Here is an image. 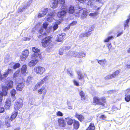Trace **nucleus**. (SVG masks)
I'll use <instances>...</instances> for the list:
<instances>
[{
  "instance_id": "nucleus-1",
  "label": "nucleus",
  "mask_w": 130,
  "mask_h": 130,
  "mask_svg": "<svg viewBox=\"0 0 130 130\" xmlns=\"http://www.w3.org/2000/svg\"><path fill=\"white\" fill-rule=\"evenodd\" d=\"M32 59L29 63L28 65L30 67L35 66L38 62L40 59H41L40 54H33L31 56Z\"/></svg>"
},
{
  "instance_id": "nucleus-2",
  "label": "nucleus",
  "mask_w": 130,
  "mask_h": 130,
  "mask_svg": "<svg viewBox=\"0 0 130 130\" xmlns=\"http://www.w3.org/2000/svg\"><path fill=\"white\" fill-rule=\"evenodd\" d=\"M67 9V6L63 5L61 8V11L58 13L57 16L59 18H62L66 16Z\"/></svg>"
},
{
  "instance_id": "nucleus-3",
  "label": "nucleus",
  "mask_w": 130,
  "mask_h": 130,
  "mask_svg": "<svg viewBox=\"0 0 130 130\" xmlns=\"http://www.w3.org/2000/svg\"><path fill=\"white\" fill-rule=\"evenodd\" d=\"M93 100L94 103L103 106L104 105V103L106 102V99L104 97H102L100 99L98 97H94Z\"/></svg>"
},
{
  "instance_id": "nucleus-4",
  "label": "nucleus",
  "mask_w": 130,
  "mask_h": 130,
  "mask_svg": "<svg viewBox=\"0 0 130 130\" xmlns=\"http://www.w3.org/2000/svg\"><path fill=\"white\" fill-rule=\"evenodd\" d=\"M77 8L78 11V14L76 15L79 16H80V15H81V18L82 19L85 18L87 15V11L85 10H83V8L80 6L78 7Z\"/></svg>"
},
{
  "instance_id": "nucleus-5",
  "label": "nucleus",
  "mask_w": 130,
  "mask_h": 130,
  "mask_svg": "<svg viewBox=\"0 0 130 130\" xmlns=\"http://www.w3.org/2000/svg\"><path fill=\"white\" fill-rule=\"evenodd\" d=\"M51 37L49 36L45 38L42 41V45L44 47L48 46L51 42Z\"/></svg>"
},
{
  "instance_id": "nucleus-6",
  "label": "nucleus",
  "mask_w": 130,
  "mask_h": 130,
  "mask_svg": "<svg viewBox=\"0 0 130 130\" xmlns=\"http://www.w3.org/2000/svg\"><path fill=\"white\" fill-rule=\"evenodd\" d=\"M34 71L36 73L41 74L45 71V68L40 66L35 67L34 69Z\"/></svg>"
},
{
  "instance_id": "nucleus-7",
  "label": "nucleus",
  "mask_w": 130,
  "mask_h": 130,
  "mask_svg": "<svg viewBox=\"0 0 130 130\" xmlns=\"http://www.w3.org/2000/svg\"><path fill=\"white\" fill-rule=\"evenodd\" d=\"M23 105V101L21 99H19L15 102L14 108L16 109H18L21 108Z\"/></svg>"
},
{
  "instance_id": "nucleus-8",
  "label": "nucleus",
  "mask_w": 130,
  "mask_h": 130,
  "mask_svg": "<svg viewBox=\"0 0 130 130\" xmlns=\"http://www.w3.org/2000/svg\"><path fill=\"white\" fill-rule=\"evenodd\" d=\"M48 79V76H45L43 79H42L41 81L37 83L34 89V90H36L40 86L43 84Z\"/></svg>"
},
{
  "instance_id": "nucleus-9",
  "label": "nucleus",
  "mask_w": 130,
  "mask_h": 130,
  "mask_svg": "<svg viewBox=\"0 0 130 130\" xmlns=\"http://www.w3.org/2000/svg\"><path fill=\"white\" fill-rule=\"evenodd\" d=\"M97 2L100 3V1L99 0H91L89 1L87 3V5L90 6L93 9L96 8V7L94 5L95 4H96Z\"/></svg>"
},
{
  "instance_id": "nucleus-10",
  "label": "nucleus",
  "mask_w": 130,
  "mask_h": 130,
  "mask_svg": "<svg viewBox=\"0 0 130 130\" xmlns=\"http://www.w3.org/2000/svg\"><path fill=\"white\" fill-rule=\"evenodd\" d=\"M65 120L67 125H69V127H68V128H69V130H74V129H72L71 128V127L72 126V125L73 123V120L69 117L65 118Z\"/></svg>"
},
{
  "instance_id": "nucleus-11",
  "label": "nucleus",
  "mask_w": 130,
  "mask_h": 130,
  "mask_svg": "<svg viewBox=\"0 0 130 130\" xmlns=\"http://www.w3.org/2000/svg\"><path fill=\"white\" fill-rule=\"evenodd\" d=\"M48 9L47 8L42 9L38 14V18H40L44 16L48 12Z\"/></svg>"
},
{
  "instance_id": "nucleus-12",
  "label": "nucleus",
  "mask_w": 130,
  "mask_h": 130,
  "mask_svg": "<svg viewBox=\"0 0 130 130\" xmlns=\"http://www.w3.org/2000/svg\"><path fill=\"white\" fill-rule=\"evenodd\" d=\"M11 101H12L10 98H8L5 103V107L6 109H9L11 105Z\"/></svg>"
},
{
  "instance_id": "nucleus-13",
  "label": "nucleus",
  "mask_w": 130,
  "mask_h": 130,
  "mask_svg": "<svg viewBox=\"0 0 130 130\" xmlns=\"http://www.w3.org/2000/svg\"><path fill=\"white\" fill-rule=\"evenodd\" d=\"M130 89H127L125 91V100L127 102L130 101Z\"/></svg>"
},
{
  "instance_id": "nucleus-14",
  "label": "nucleus",
  "mask_w": 130,
  "mask_h": 130,
  "mask_svg": "<svg viewBox=\"0 0 130 130\" xmlns=\"http://www.w3.org/2000/svg\"><path fill=\"white\" fill-rule=\"evenodd\" d=\"M58 3V0H53L50 5L51 7L53 9L56 8L57 7Z\"/></svg>"
},
{
  "instance_id": "nucleus-15",
  "label": "nucleus",
  "mask_w": 130,
  "mask_h": 130,
  "mask_svg": "<svg viewBox=\"0 0 130 130\" xmlns=\"http://www.w3.org/2000/svg\"><path fill=\"white\" fill-rule=\"evenodd\" d=\"M65 34L62 33L61 34H59L57 36L56 40L58 42L62 41L65 37Z\"/></svg>"
},
{
  "instance_id": "nucleus-16",
  "label": "nucleus",
  "mask_w": 130,
  "mask_h": 130,
  "mask_svg": "<svg viewBox=\"0 0 130 130\" xmlns=\"http://www.w3.org/2000/svg\"><path fill=\"white\" fill-rule=\"evenodd\" d=\"M24 87V83L23 82L21 83H19L17 85L16 89L17 90L22 91Z\"/></svg>"
},
{
  "instance_id": "nucleus-17",
  "label": "nucleus",
  "mask_w": 130,
  "mask_h": 130,
  "mask_svg": "<svg viewBox=\"0 0 130 130\" xmlns=\"http://www.w3.org/2000/svg\"><path fill=\"white\" fill-rule=\"evenodd\" d=\"M86 54L84 53L75 52L74 53V56L79 58H82L85 56Z\"/></svg>"
},
{
  "instance_id": "nucleus-18",
  "label": "nucleus",
  "mask_w": 130,
  "mask_h": 130,
  "mask_svg": "<svg viewBox=\"0 0 130 130\" xmlns=\"http://www.w3.org/2000/svg\"><path fill=\"white\" fill-rule=\"evenodd\" d=\"M33 79L32 77L29 76L26 80H25L24 79H23V80L24 82H25L27 85H29L31 83Z\"/></svg>"
},
{
  "instance_id": "nucleus-19",
  "label": "nucleus",
  "mask_w": 130,
  "mask_h": 130,
  "mask_svg": "<svg viewBox=\"0 0 130 130\" xmlns=\"http://www.w3.org/2000/svg\"><path fill=\"white\" fill-rule=\"evenodd\" d=\"M77 73L79 79H84V76H86L87 77L85 73L82 74L80 71H78Z\"/></svg>"
},
{
  "instance_id": "nucleus-20",
  "label": "nucleus",
  "mask_w": 130,
  "mask_h": 130,
  "mask_svg": "<svg viewBox=\"0 0 130 130\" xmlns=\"http://www.w3.org/2000/svg\"><path fill=\"white\" fill-rule=\"evenodd\" d=\"M58 121L60 126L63 127H66L67 126L66 125L64 120L60 118L59 119Z\"/></svg>"
},
{
  "instance_id": "nucleus-21",
  "label": "nucleus",
  "mask_w": 130,
  "mask_h": 130,
  "mask_svg": "<svg viewBox=\"0 0 130 130\" xmlns=\"http://www.w3.org/2000/svg\"><path fill=\"white\" fill-rule=\"evenodd\" d=\"M10 93L12 98V101H14L16 99V98L15 96V95L16 93V90L14 89H12Z\"/></svg>"
},
{
  "instance_id": "nucleus-22",
  "label": "nucleus",
  "mask_w": 130,
  "mask_h": 130,
  "mask_svg": "<svg viewBox=\"0 0 130 130\" xmlns=\"http://www.w3.org/2000/svg\"><path fill=\"white\" fill-rule=\"evenodd\" d=\"M18 113L17 111L16 110L13 112L10 117V120L12 121L14 120L17 117Z\"/></svg>"
},
{
  "instance_id": "nucleus-23",
  "label": "nucleus",
  "mask_w": 130,
  "mask_h": 130,
  "mask_svg": "<svg viewBox=\"0 0 130 130\" xmlns=\"http://www.w3.org/2000/svg\"><path fill=\"white\" fill-rule=\"evenodd\" d=\"M75 116L81 122H82L84 119V117L83 115H79L77 113H76Z\"/></svg>"
},
{
  "instance_id": "nucleus-24",
  "label": "nucleus",
  "mask_w": 130,
  "mask_h": 130,
  "mask_svg": "<svg viewBox=\"0 0 130 130\" xmlns=\"http://www.w3.org/2000/svg\"><path fill=\"white\" fill-rule=\"evenodd\" d=\"M38 92L39 94H42L43 93V95L44 94H45L46 91L45 89V87H42L41 89L38 90Z\"/></svg>"
},
{
  "instance_id": "nucleus-25",
  "label": "nucleus",
  "mask_w": 130,
  "mask_h": 130,
  "mask_svg": "<svg viewBox=\"0 0 130 130\" xmlns=\"http://www.w3.org/2000/svg\"><path fill=\"white\" fill-rule=\"evenodd\" d=\"M79 123L78 121H74L73 126L75 129H73L74 130H76L79 127Z\"/></svg>"
},
{
  "instance_id": "nucleus-26",
  "label": "nucleus",
  "mask_w": 130,
  "mask_h": 130,
  "mask_svg": "<svg viewBox=\"0 0 130 130\" xmlns=\"http://www.w3.org/2000/svg\"><path fill=\"white\" fill-rule=\"evenodd\" d=\"M54 19L53 18V14H49L47 15V20L48 22H51Z\"/></svg>"
},
{
  "instance_id": "nucleus-27",
  "label": "nucleus",
  "mask_w": 130,
  "mask_h": 130,
  "mask_svg": "<svg viewBox=\"0 0 130 130\" xmlns=\"http://www.w3.org/2000/svg\"><path fill=\"white\" fill-rule=\"evenodd\" d=\"M130 21V15H129L128 18L125 21L124 24V27L125 28H128L129 25L128 24L129 23V22Z\"/></svg>"
},
{
  "instance_id": "nucleus-28",
  "label": "nucleus",
  "mask_w": 130,
  "mask_h": 130,
  "mask_svg": "<svg viewBox=\"0 0 130 130\" xmlns=\"http://www.w3.org/2000/svg\"><path fill=\"white\" fill-rule=\"evenodd\" d=\"M27 70V66L26 65H24L22 67L21 73L23 74H24L26 73Z\"/></svg>"
},
{
  "instance_id": "nucleus-29",
  "label": "nucleus",
  "mask_w": 130,
  "mask_h": 130,
  "mask_svg": "<svg viewBox=\"0 0 130 130\" xmlns=\"http://www.w3.org/2000/svg\"><path fill=\"white\" fill-rule=\"evenodd\" d=\"M75 11L74 7L70 6L69 8L68 12L72 14L74 13Z\"/></svg>"
},
{
  "instance_id": "nucleus-30",
  "label": "nucleus",
  "mask_w": 130,
  "mask_h": 130,
  "mask_svg": "<svg viewBox=\"0 0 130 130\" xmlns=\"http://www.w3.org/2000/svg\"><path fill=\"white\" fill-rule=\"evenodd\" d=\"M97 60L98 61V63L101 65H103L104 64H105L106 63V60L105 59L102 60H98L97 59Z\"/></svg>"
},
{
  "instance_id": "nucleus-31",
  "label": "nucleus",
  "mask_w": 130,
  "mask_h": 130,
  "mask_svg": "<svg viewBox=\"0 0 130 130\" xmlns=\"http://www.w3.org/2000/svg\"><path fill=\"white\" fill-rule=\"evenodd\" d=\"M29 51L28 50L26 49L22 52V54L24 55L25 57H27L29 54Z\"/></svg>"
},
{
  "instance_id": "nucleus-32",
  "label": "nucleus",
  "mask_w": 130,
  "mask_h": 130,
  "mask_svg": "<svg viewBox=\"0 0 130 130\" xmlns=\"http://www.w3.org/2000/svg\"><path fill=\"white\" fill-rule=\"evenodd\" d=\"M32 51L35 53V54H39L40 51V50L37 48L35 47H33L32 48Z\"/></svg>"
},
{
  "instance_id": "nucleus-33",
  "label": "nucleus",
  "mask_w": 130,
  "mask_h": 130,
  "mask_svg": "<svg viewBox=\"0 0 130 130\" xmlns=\"http://www.w3.org/2000/svg\"><path fill=\"white\" fill-rule=\"evenodd\" d=\"M113 38V37L112 36H108L104 40V42H108L109 41L112 40Z\"/></svg>"
},
{
  "instance_id": "nucleus-34",
  "label": "nucleus",
  "mask_w": 130,
  "mask_h": 130,
  "mask_svg": "<svg viewBox=\"0 0 130 130\" xmlns=\"http://www.w3.org/2000/svg\"><path fill=\"white\" fill-rule=\"evenodd\" d=\"M120 70H119L116 71L114 72L113 73V74H112V76L113 77H115L116 76L118 75L120 73Z\"/></svg>"
},
{
  "instance_id": "nucleus-35",
  "label": "nucleus",
  "mask_w": 130,
  "mask_h": 130,
  "mask_svg": "<svg viewBox=\"0 0 130 130\" xmlns=\"http://www.w3.org/2000/svg\"><path fill=\"white\" fill-rule=\"evenodd\" d=\"M27 7L26 6H25V4H24L23 7H19L18 11L19 12H21L23 11Z\"/></svg>"
},
{
  "instance_id": "nucleus-36",
  "label": "nucleus",
  "mask_w": 130,
  "mask_h": 130,
  "mask_svg": "<svg viewBox=\"0 0 130 130\" xmlns=\"http://www.w3.org/2000/svg\"><path fill=\"white\" fill-rule=\"evenodd\" d=\"M79 94L81 97L82 100H84L85 97V94L82 91L80 92Z\"/></svg>"
},
{
  "instance_id": "nucleus-37",
  "label": "nucleus",
  "mask_w": 130,
  "mask_h": 130,
  "mask_svg": "<svg viewBox=\"0 0 130 130\" xmlns=\"http://www.w3.org/2000/svg\"><path fill=\"white\" fill-rule=\"evenodd\" d=\"M43 28L41 27L40 29L39 30V32L40 33V34L42 35H45L46 34L45 32L44 31Z\"/></svg>"
},
{
  "instance_id": "nucleus-38",
  "label": "nucleus",
  "mask_w": 130,
  "mask_h": 130,
  "mask_svg": "<svg viewBox=\"0 0 130 130\" xmlns=\"http://www.w3.org/2000/svg\"><path fill=\"white\" fill-rule=\"evenodd\" d=\"M59 24H57V23H55L54 24V26L53 27V31H54L56 30L58 27V25Z\"/></svg>"
},
{
  "instance_id": "nucleus-39",
  "label": "nucleus",
  "mask_w": 130,
  "mask_h": 130,
  "mask_svg": "<svg viewBox=\"0 0 130 130\" xmlns=\"http://www.w3.org/2000/svg\"><path fill=\"white\" fill-rule=\"evenodd\" d=\"M99 13L98 11H96L94 13H91L89 14V16H90L94 17L97 16L98 14Z\"/></svg>"
},
{
  "instance_id": "nucleus-40",
  "label": "nucleus",
  "mask_w": 130,
  "mask_h": 130,
  "mask_svg": "<svg viewBox=\"0 0 130 130\" xmlns=\"http://www.w3.org/2000/svg\"><path fill=\"white\" fill-rule=\"evenodd\" d=\"M89 128L90 130H94L95 129V127L93 124L91 123L89 126Z\"/></svg>"
},
{
  "instance_id": "nucleus-41",
  "label": "nucleus",
  "mask_w": 130,
  "mask_h": 130,
  "mask_svg": "<svg viewBox=\"0 0 130 130\" xmlns=\"http://www.w3.org/2000/svg\"><path fill=\"white\" fill-rule=\"evenodd\" d=\"M48 25V23L47 22H45L43 23L42 28H44L45 29H46L47 28Z\"/></svg>"
},
{
  "instance_id": "nucleus-42",
  "label": "nucleus",
  "mask_w": 130,
  "mask_h": 130,
  "mask_svg": "<svg viewBox=\"0 0 130 130\" xmlns=\"http://www.w3.org/2000/svg\"><path fill=\"white\" fill-rule=\"evenodd\" d=\"M27 57H25V56L22 54L20 56L21 59L22 61L25 60Z\"/></svg>"
},
{
  "instance_id": "nucleus-43",
  "label": "nucleus",
  "mask_w": 130,
  "mask_h": 130,
  "mask_svg": "<svg viewBox=\"0 0 130 130\" xmlns=\"http://www.w3.org/2000/svg\"><path fill=\"white\" fill-rule=\"evenodd\" d=\"M20 66V64L19 63H16L13 66V68L14 69H15L16 68L19 67Z\"/></svg>"
},
{
  "instance_id": "nucleus-44",
  "label": "nucleus",
  "mask_w": 130,
  "mask_h": 130,
  "mask_svg": "<svg viewBox=\"0 0 130 130\" xmlns=\"http://www.w3.org/2000/svg\"><path fill=\"white\" fill-rule=\"evenodd\" d=\"M20 75L19 72H16L13 74V76L14 78H16L17 77L19 76Z\"/></svg>"
},
{
  "instance_id": "nucleus-45",
  "label": "nucleus",
  "mask_w": 130,
  "mask_h": 130,
  "mask_svg": "<svg viewBox=\"0 0 130 130\" xmlns=\"http://www.w3.org/2000/svg\"><path fill=\"white\" fill-rule=\"evenodd\" d=\"M64 50L62 48H60L59 51V54L60 55H62L63 54V52Z\"/></svg>"
},
{
  "instance_id": "nucleus-46",
  "label": "nucleus",
  "mask_w": 130,
  "mask_h": 130,
  "mask_svg": "<svg viewBox=\"0 0 130 130\" xmlns=\"http://www.w3.org/2000/svg\"><path fill=\"white\" fill-rule=\"evenodd\" d=\"M64 51H67L70 48V46H65L63 47H62Z\"/></svg>"
},
{
  "instance_id": "nucleus-47",
  "label": "nucleus",
  "mask_w": 130,
  "mask_h": 130,
  "mask_svg": "<svg viewBox=\"0 0 130 130\" xmlns=\"http://www.w3.org/2000/svg\"><path fill=\"white\" fill-rule=\"evenodd\" d=\"M59 2L62 5V6L63 5H66H66L64 4L65 3L64 0H59Z\"/></svg>"
},
{
  "instance_id": "nucleus-48",
  "label": "nucleus",
  "mask_w": 130,
  "mask_h": 130,
  "mask_svg": "<svg viewBox=\"0 0 130 130\" xmlns=\"http://www.w3.org/2000/svg\"><path fill=\"white\" fill-rule=\"evenodd\" d=\"M113 78V76L111 74L107 76L105 78L106 79H108L110 78Z\"/></svg>"
},
{
  "instance_id": "nucleus-49",
  "label": "nucleus",
  "mask_w": 130,
  "mask_h": 130,
  "mask_svg": "<svg viewBox=\"0 0 130 130\" xmlns=\"http://www.w3.org/2000/svg\"><path fill=\"white\" fill-rule=\"evenodd\" d=\"M68 73L70 75V76L72 77L73 76V73L72 71H70L68 70H67Z\"/></svg>"
},
{
  "instance_id": "nucleus-50",
  "label": "nucleus",
  "mask_w": 130,
  "mask_h": 130,
  "mask_svg": "<svg viewBox=\"0 0 130 130\" xmlns=\"http://www.w3.org/2000/svg\"><path fill=\"white\" fill-rule=\"evenodd\" d=\"M57 115L58 116H63V114L61 112L58 111L57 113Z\"/></svg>"
},
{
  "instance_id": "nucleus-51",
  "label": "nucleus",
  "mask_w": 130,
  "mask_h": 130,
  "mask_svg": "<svg viewBox=\"0 0 130 130\" xmlns=\"http://www.w3.org/2000/svg\"><path fill=\"white\" fill-rule=\"evenodd\" d=\"M32 0H29L27 2V4L25 5V6H26L27 7L29 6L30 5V4L32 3Z\"/></svg>"
},
{
  "instance_id": "nucleus-52",
  "label": "nucleus",
  "mask_w": 130,
  "mask_h": 130,
  "mask_svg": "<svg viewBox=\"0 0 130 130\" xmlns=\"http://www.w3.org/2000/svg\"><path fill=\"white\" fill-rule=\"evenodd\" d=\"M4 111V108L3 107L0 106V113L3 112Z\"/></svg>"
},
{
  "instance_id": "nucleus-53",
  "label": "nucleus",
  "mask_w": 130,
  "mask_h": 130,
  "mask_svg": "<svg viewBox=\"0 0 130 130\" xmlns=\"http://www.w3.org/2000/svg\"><path fill=\"white\" fill-rule=\"evenodd\" d=\"M87 34H85V33H83L81 34L80 35V36L81 37H84L86 36V35H87Z\"/></svg>"
},
{
  "instance_id": "nucleus-54",
  "label": "nucleus",
  "mask_w": 130,
  "mask_h": 130,
  "mask_svg": "<svg viewBox=\"0 0 130 130\" xmlns=\"http://www.w3.org/2000/svg\"><path fill=\"white\" fill-rule=\"evenodd\" d=\"M73 82L74 84L77 86H79V84L78 82H76L75 80H74Z\"/></svg>"
},
{
  "instance_id": "nucleus-55",
  "label": "nucleus",
  "mask_w": 130,
  "mask_h": 130,
  "mask_svg": "<svg viewBox=\"0 0 130 130\" xmlns=\"http://www.w3.org/2000/svg\"><path fill=\"white\" fill-rule=\"evenodd\" d=\"M77 22L76 21H73L70 24V26H72L76 24Z\"/></svg>"
},
{
  "instance_id": "nucleus-56",
  "label": "nucleus",
  "mask_w": 130,
  "mask_h": 130,
  "mask_svg": "<svg viewBox=\"0 0 130 130\" xmlns=\"http://www.w3.org/2000/svg\"><path fill=\"white\" fill-rule=\"evenodd\" d=\"M107 46L108 48L109 51H110V49L112 47L111 43H108L107 45Z\"/></svg>"
},
{
  "instance_id": "nucleus-57",
  "label": "nucleus",
  "mask_w": 130,
  "mask_h": 130,
  "mask_svg": "<svg viewBox=\"0 0 130 130\" xmlns=\"http://www.w3.org/2000/svg\"><path fill=\"white\" fill-rule=\"evenodd\" d=\"M106 118V116L104 115H102L100 117V118L102 119L103 120H104Z\"/></svg>"
},
{
  "instance_id": "nucleus-58",
  "label": "nucleus",
  "mask_w": 130,
  "mask_h": 130,
  "mask_svg": "<svg viewBox=\"0 0 130 130\" xmlns=\"http://www.w3.org/2000/svg\"><path fill=\"white\" fill-rule=\"evenodd\" d=\"M30 38H28L27 37H24L23 38V41H25L27 40H30Z\"/></svg>"
},
{
  "instance_id": "nucleus-59",
  "label": "nucleus",
  "mask_w": 130,
  "mask_h": 130,
  "mask_svg": "<svg viewBox=\"0 0 130 130\" xmlns=\"http://www.w3.org/2000/svg\"><path fill=\"white\" fill-rule=\"evenodd\" d=\"M126 66L128 68H130V60L128 61Z\"/></svg>"
},
{
  "instance_id": "nucleus-60",
  "label": "nucleus",
  "mask_w": 130,
  "mask_h": 130,
  "mask_svg": "<svg viewBox=\"0 0 130 130\" xmlns=\"http://www.w3.org/2000/svg\"><path fill=\"white\" fill-rule=\"evenodd\" d=\"M5 124L6 126L7 127H9L10 126V123H8V122H5Z\"/></svg>"
},
{
  "instance_id": "nucleus-61",
  "label": "nucleus",
  "mask_w": 130,
  "mask_h": 130,
  "mask_svg": "<svg viewBox=\"0 0 130 130\" xmlns=\"http://www.w3.org/2000/svg\"><path fill=\"white\" fill-rule=\"evenodd\" d=\"M9 61V60H8V58H5V59L4 61L5 63H7Z\"/></svg>"
},
{
  "instance_id": "nucleus-62",
  "label": "nucleus",
  "mask_w": 130,
  "mask_h": 130,
  "mask_svg": "<svg viewBox=\"0 0 130 130\" xmlns=\"http://www.w3.org/2000/svg\"><path fill=\"white\" fill-rule=\"evenodd\" d=\"M51 27L49 28L48 29H47L46 30V31L47 33H49L50 32V31H51Z\"/></svg>"
},
{
  "instance_id": "nucleus-63",
  "label": "nucleus",
  "mask_w": 130,
  "mask_h": 130,
  "mask_svg": "<svg viewBox=\"0 0 130 130\" xmlns=\"http://www.w3.org/2000/svg\"><path fill=\"white\" fill-rule=\"evenodd\" d=\"M123 33V31H122L121 32L118 33L117 35V37H118L119 36H120Z\"/></svg>"
},
{
  "instance_id": "nucleus-64",
  "label": "nucleus",
  "mask_w": 130,
  "mask_h": 130,
  "mask_svg": "<svg viewBox=\"0 0 130 130\" xmlns=\"http://www.w3.org/2000/svg\"><path fill=\"white\" fill-rule=\"evenodd\" d=\"M85 34H87V35H86V36L88 37L89 36V35H90V34H91V33H89L88 32L85 33Z\"/></svg>"
}]
</instances>
